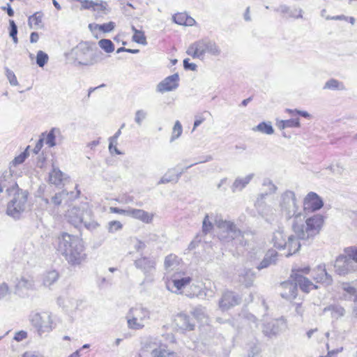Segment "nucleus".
<instances>
[{"label": "nucleus", "mask_w": 357, "mask_h": 357, "mask_svg": "<svg viewBox=\"0 0 357 357\" xmlns=\"http://www.w3.org/2000/svg\"><path fill=\"white\" fill-rule=\"evenodd\" d=\"M56 250L71 265H79L86 258L83 242L77 236L61 233L56 239Z\"/></svg>", "instance_id": "1"}, {"label": "nucleus", "mask_w": 357, "mask_h": 357, "mask_svg": "<svg viewBox=\"0 0 357 357\" xmlns=\"http://www.w3.org/2000/svg\"><path fill=\"white\" fill-rule=\"evenodd\" d=\"M304 219L305 217L301 213H298L294 219L292 229L298 240L313 238L319 233L324 223V218L321 215H314Z\"/></svg>", "instance_id": "2"}, {"label": "nucleus", "mask_w": 357, "mask_h": 357, "mask_svg": "<svg viewBox=\"0 0 357 357\" xmlns=\"http://www.w3.org/2000/svg\"><path fill=\"white\" fill-rule=\"evenodd\" d=\"M66 218L70 225L77 229L84 227L92 231L99 226L98 223L91 218V211L84 206H73L69 208L66 212Z\"/></svg>", "instance_id": "3"}, {"label": "nucleus", "mask_w": 357, "mask_h": 357, "mask_svg": "<svg viewBox=\"0 0 357 357\" xmlns=\"http://www.w3.org/2000/svg\"><path fill=\"white\" fill-rule=\"evenodd\" d=\"M215 225L218 228V238L224 243H229L234 241L241 245H245L243 241V234L237 228L236 225L231 221L222 219H215Z\"/></svg>", "instance_id": "4"}, {"label": "nucleus", "mask_w": 357, "mask_h": 357, "mask_svg": "<svg viewBox=\"0 0 357 357\" xmlns=\"http://www.w3.org/2000/svg\"><path fill=\"white\" fill-rule=\"evenodd\" d=\"M273 246L278 249L287 248L288 252L287 257L291 256L297 252L301 247V244L294 235L287 236L284 230L282 227H278L272 234L271 241Z\"/></svg>", "instance_id": "5"}, {"label": "nucleus", "mask_w": 357, "mask_h": 357, "mask_svg": "<svg viewBox=\"0 0 357 357\" xmlns=\"http://www.w3.org/2000/svg\"><path fill=\"white\" fill-rule=\"evenodd\" d=\"M186 53L194 59H203L206 53L218 56L221 54V50L215 41L204 38L191 44Z\"/></svg>", "instance_id": "6"}, {"label": "nucleus", "mask_w": 357, "mask_h": 357, "mask_svg": "<svg viewBox=\"0 0 357 357\" xmlns=\"http://www.w3.org/2000/svg\"><path fill=\"white\" fill-rule=\"evenodd\" d=\"M27 199L28 192L18 189L13 198L7 204L6 214L15 220H19L26 210Z\"/></svg>", "instance_id": "7"}, {"label": "nucleus", "mask_w": 357, "mask_h": 357, "mask_svg": "<svg viewBox=\"0 0 357 357\" xmlns=\"http://www.w3.org/2000/svg\"><path fill=\"white\" fill-rule=\"evenodd\" d=\"M150 319V311L141 305L132 307L126 315L128 326L130 329H142Z\"/></svg>", "instance_id": "8"}, {"label": "nucleus", "mask_w": 357, "mask_h": 357, "mask_svg": "<svg viewBox=\"0 0 357 357\" xmlns=\"http://www.w3.org/2000/svg\"><path fill=\"white\" fill-rule=\"evenodd\" d=\"M29 321L39 335L51 332L54 328L52 314L48 312H33L29 316Z\"/></svg>", "instance_id": "9"}, {"label": "nucleus", "mask_w": 357, "mask_h": 357, "mask_svg": "<svg viewBox=\"0 0 357 357\" xmlns=\"http://www.w3.org/2000/svg\"><path fill=\"white\" fill-rule=\"evenodd\" d=\"M281 213L287 219L295 217L298 213L295 193L291 190H286L281 194L279 199Z\"/></svg>", "instance_id": "10"}, {"label": "nucleus", "mask_w": 357, "mask_h": 357, "mask_svg": "<svg viewBox=\"0 0 357 357\" xmlns=\"http://www.w3.org/2000/svg\"><path fill=\"white\" fill-rule=\"evenodd\" d=\"M165 348V345L156 337H150L143 342V349L150 352L152 357H177L176 353Z\"/></svg>", "instance_id": "11"}, {"label": "nucleus", "mask_w": 357, "mask_h": 357, "mask_svg": "<svg viewBox=\"0 0 357 357\" xmlns=\"http://www.w3.org/2000/svg\"><path fill=\"white\" fill-rule=\"evenodd\" d=\"M334 268L335 273L340 275H345L357 271L356 263L347 254L337 257Z\"/></svg>", "instance_id": "12"}, {"label": "nucleus", "mask_w": 357, "mask_h": 357, "mask_svg": "<svg viewBox=\"0 0 357 357\" xmlns=\"http://www.w3.org/2000/svg\"><path fill=\"white\" fill-rule=\"evenodd\" d=\"M192 278L184 273L176 272L172 275L171 280L167 282V288L172 292L181 294V290L190 284Z\"/></svg>", "instance_id": "13"}, {"label": "nucleus", "mask_w": 357, "mask_h": 357, "mask_svg": "<svg viewBox=\"0 0 357 357\" xmlns=\"http://www.w3.org/2000/svg\"><path fill=\"white\" fill-rule=\"evenodd\" d=\"M78 51L82 54H86L89 53V57L81 58L79 54H77L76 60L79 65L82 66H92L96 63H98L102 60V53L100 51H91L89 47H80Z\"/></svg>", "instance_id": "14"}, {"label": "nucleus", "mask_w": 357, "mask_h": 357, "mask_svg": "<svg viewBox=\"0 0 357 357\" xmlns=\"http://www.w3.org/2000/svg\"><path fill=\"white\" fill-rule=\"evenodd\" d=\"M267 195L268 193L259 194L255 205L259 215L263 217L266 221L271 222L274 220L275 210L271 206L264 202V199Z\"/></svg>", "instance_id": "15"}, {"label": "nucleus", "mask_w": 357, "mask_h": 357, "mask_svg": "<svg viewBox=\"0 0 357 357\" xmlns=\"http://www.w3.org/2000/svg\"><path fill=\"white\" fill-rule=\"evenodd\" d=\"M179 79V75L178 73H174L168 76L158 84L156 91L163 93L167 91L176 90L178 87Z\"/></svg>", "instance_id": "16"}, {"label": "nucleus", "mask_w": 357, "mask_h": 357, "mask_svg": "<svg viewBox=\"0 0 357 357\" xmlns=\"http://www.w3.org/2000/svg\"><path fill=\"white\" fill-rule=\"evenodd\" d=\"M241 301V298L238 294L231 291H226L223 293L219 301V307L222 311H225L238 305Z\"/></svg>", "instance_id": "17"}, {"label": "nucleus", "mask_w": 357, "mask_h": 357, "mask_svg": "<svg viewBox=\"0 0 357 357\" xmlns=\"http://www.w3.org/2000/svg\"><path fill=\"white\" fill-rule=\"evenodd\" d=\"M287 327L286 321L284 319L273 320L266 325L263 328L264 333L268 337L275 335L284 330Z\"/></svg>", "instance_id": "18"}, {"label": "nucleus", "mask_w": 357, "mask_h": 357, "mask_svg": "<svg viewBox=\"0 0 357 357\" xmlns=\"http://www.w3.org/2000/svg\"><path fill=\"white\" fill-rule=\"evenodd\" d=\"M324 202L321 198L314 192H309L303 201L305 210L317 211L322 208Z\"/></svg>", "instance_id": "19"}, {"label": "nucleus", "mask_w": 357, "mask_h": 357, "mask_svg": "<svg viewBox=\"0 0 357 357\" xmlns=\"http://www.w3.org/2000/svg\"><path fill=\"white\" fill-rule=\"evenodd\" d=\"M135 267L141 270L145 275L151 274L155 268L156 261L151 257H142L134 262Z\"/></svg>", "instance_id": "20"}, {"label": "nucleus", "mask_w": 357, "mask_h": 357, "mask_svg": "<svg viewBox=\"0 0 357 357\" xmlns=\"http://www.w3.org/2000/svg\"><path fill=\"white\" fill-rule=\"evenodd\" d=\"M312 277L316 282H319L324 285H329L333 281L331 275L326 272L324 265H319L314 269Z\"/></svg>", "instance_id": "21"}, {"label": "nucleus", "mask_w": 357, "mask_h": 357, "mask_svg": "<svg viewBox=\"0 0 357 357\" xmlns=\"http://www.w3.org/2000/svg\"><path fill=\"white\" fill-rule=\"evenodd\" d=\"M283 291L280 295L282 298L287 300H292L296 298L298 287L295 281H285L281 284Z\"/></svg>", "instance_id": "22"}, {"label": "nucleus", "mask_w": 357, "mask_h": 357, "mask_svg": "<svg viewBox=\"0 0 357 357\" xmlns=\"http://www.w3.org/2000/svg\"><path fill=\"white\" fill-rule=\"evenodd\" d=\"M175 324L182 331H192L195 328V323L192 319L185 313L178 314L174 319Z\"/></svg>", "instance_id": "23"}, {"label": "nucleus", "mask_w": 357, "mask_h": 357, "mask_svg": "<svg viewBox=\"0 0 357 357\" xmlns=\"http://www.w3.org/2000/svg\"><path fill=\"white\" fill-rule=\"evenodd\" d=\"M59 278V273L56 270H49L43 273L41 276L43 287L50 289L51 286L56 283Z\"/></svg>", "instance_id": "24"}, {"label": "nucleus", "mask_w": 357, "mask_h": 357, "mask_svg": "<svg viewBox=\"0 0 357 357\" xmlns=\"http://www.w3.org/2000/svg\"><path fill=\"white\" fill-rule=\"evenodd\" d=\"M128 216L139 220L145 223H150L153 220V215L142 209L129 208Z\"/></svg>", "instance_id": "25"}, {"label": "nucleus", "mask_w": 357, "mask_h": 357, "mask_svg": "<svg viewBox=\"0 0 357 357\" xmlns=\"http://www.w3.org/2000/svg\"><path fill=\"white\" fill-rule=\"evenodd\" d=\"M183 172L182 170L180 172H176L174 168L169 169L158 182V185L165 184L169 182L177 183Z\"/></svg>", "instance_id": "26"}, {"label": "nucleus", "mask_w": 357, "mask_h": 357, "mask_svg": "<svg viewBox=\"0 0 357 357\" xmlns=\"http://www.w3.org/2000/svg\"><path fill=\"white\" fill-rule=\"evenodd\" d=\"M255 278V273L250 269L244 268L239 271L238 281L247 287L252 284Z\"/></svg>", "instance_id": "27"}, {"label": "nucleus", "mask_w": 357, "mask_h": 357, "mask_svg": "<svg viewBox=\"0 0 357 357\" xmlns=\"http://www.w3.org/2000/svg\"><path fill=\"white\" fill-rule=\"evenodd\" d=\"M277 11L280 12L284 15H287V17H293L296 19L303 17V10L300 8H291L286 5H282L277 9Z\"/></svg>", "instance_id": "28"}, {"label": "nucleus", "mask_w": 357, "mask_h": 357, "mask_svg": "<svg viewBox=\"0 0 357 357\" xmlns=\"http://www.w3.org/2000/svg\"><path fill=\"white\" fill-rule=\"evenodd\" d=\"M254 174H250L245 177H238L235 179L231 188L233 192L241 191L253 178Z\"/></svg>", "instance_id": "29"}, {"label": "nucleus", "mask_w": 357, "mask_h": 357, "mask_svg": "<svg viewBox=\"0 0 357 357\" xmlns=\"http://www.w3.org/2000/svg\"><path fill=\"white\" fill-rule=\"evenodd\" d=\"M17 291L33 290L35 289V282L33 278L29 276H22L18 280L15 285Z\"/></svg>", "instance_id": "30"}, {"label": "nucleus", "mask_w": 357, "mask_h": 357, "mask_svg": "<svg viewBox=\"0 0 357 357\" xmlns=\"http://www.w3.org/2000/svg\"><path fill=\"white\" fill-rule=\"evenodd\" d=\"M292 280L296 282L297 287L299 286L300 289L304 292L308 293L311 289L317 288V285H314L309 279L304 276H297Z\"/></svg>", "instance_id": "31"}, {"label": "nucleus", "mask_w": 357, "mask_h": 357, "mask_svg": "<svg viewBox=\"0 0 357 357\" xmlns=\"http://www.w3.org/2000/svg\"><path fill=\"white\" fill-rule=\"evenodd\" d=\"M278 253L275 250H269L265 255L264 258L257 266L259 270L266 268L271 264H274L277 259Z\"/></svg>", "instance_id": "32"}, {"label": "nucleus", "mask_w": 357, "mask_h": 357, "mask_svg": "<svg viewBox=\"0 0 357 357\" xmlns=\"http://www.w3.org/2000/svg\"><path fill=\"white\" fill-rule=\"evenodd\" d=\"M342 296L345 300L353 301L357 296L356 289L349 283H343L341 286Z\"/></svg>", "instance_id": "33"}, {"label": "nucleus", "mask_w": 357, "mask_h": 357, "mask_svg": "<svg viewBox=\"0 0 357 357\" xmlns=\"http://www.w3.org/2000/svg\"><path fill=\"white\" fill-rule=\"evenodd\" d=\"M252 131L254 132H259L262 134L266 135H272L274 133V129L272 126L271 122L263 121L259 123L257 126L252 128Z\"/></svg>", "instance_id": "34"}, {"label": "nucleus", "mask_w": 357, "mask_h": 357, "mask_svg": "<svg viewBox=\"0 0 357 357\" xmlns=\"http://www.w3.org/2000/svg\"><path fill=\"white\" fill-rule=\"evenodd\" d=\"M324 89L332 90V91H344L346 89L343 82L339 80L331 78L328 79L324 84Z\"/></svg>", "instance_id": "35"}, {"label": "nucleus", "mask_w": 357, "mask_h": 357, "mask_svg": "<svg viewBox=\"0 0 357 357\" xmlns=\"http://www.w3.org/2000/svg\"><path fill=\"white\" fill-rule=\"evenodd\" d=\"M179 264V259L174 255H169L165 259V268L167 271L174 269Z\"/></svg>", "instance_id": "36"}, {"label": "nucleus", "mask_w": 357, "mask_h": 357, "mask_svg": "<svg viewBox=\"0 0 357 357\" xmlns=\"http://www.w3.org/2000/svg\"><path fill=\"white\" fill-rule=\"evenodd\" d=\"M277 126L279 129L284 130L287 128H299L301 124L298 119H291L288 120H281L278 122Z\"/></svg>", "instance_id": "37"}, {"label": "nucleus", "mask_w": 357, "mask_h": 357, "mask_svg": "<svg viewBox=\"0 0 357 357\" xmlns=\"http://www.w3.org/2000/svg\"><path fill=\"white\" fill-rule=\"evenodd\" d=\"M63 172L58 168L53 167L52 171L50 173L49 181L51 183L59 185L61 183Z\"/></svg>", "instance_id": "38"}, {"label": "nucleus", "mask_w": 357, "mask_h": 357, "mask_svg": "<svg viewBox=\"0 0 357 357\" xmlns=\"http://www.w3.org/2000/svg\"><path fill=\"white\" fill-rule=\"evenodd\" d=\"M43 14L41 12H36L29 17L28 24L29 26L32 29L33 24L34 25V28L37 29L41 26L42 24V18Z\"/></svg>", "instance_id": "39"}, {"label": "nucleus", "mask_w": 357, "mask_h": 357, "mask_svg": "<svg viewBox=\"0 0 357 357\" xmlns=\"http://www.w3.org/2000/svg\"><path fill=\"white\" fill-rule=\"evenodd\" d=\"M13 182V176L10 173L5 172L0 177V193L3 192L5 188H7L6 191L9 192L10 188L8 187L7 184Z\"/></svg>", "instance_id": "40"}, {"label": "nucleus", "mask_w": 357, "mask_h": 357, "mask_svg": "<svg viewBox=\"0 0 357 357\" xmlns=\"http://www.w3.org/2000/svg\"><path fill=\"white\" fill-rule=\"evenodd\" d=\"M58 303L61 305H63V307L68 310H75L78 307V301L73 298L68 299V301H64L62 298H59Z\"/></svg>", "instance_id": "41"}, {"label": "nucleus", "mask_w": 357, "mask_h": 357, "mask_svg": "<svg viewBox=\"0 0 357 357\" xmlns=\"http://www.w3.org/2000/svg\"><path fill=\"white\" fill-rule=\"evenodd\" d=\"M202 287L199 284H192L189 287L188 289L185 290V295L188 297L193 298L195 296H202Z\"/></svg>", "instance_id": "42"}, {"label": "nucleus", "mask_w": 357, "mask_h": 357, "mask_svg": "<svg viewBox=\"0 0 357 357\" xmlns=\"http://www.w3.org/2000/svg\"><path fill=\"white\" fill-rule=\"evenodd\" d=\"M59 132L60 131L58 128H53L48 132L45 139V142L49 147H54V146H56V132L59 133Z\"/></svg>", "instance_id": "43"}, {"label": "nucleus", "mask_w": 357, "mask_h": 357, "mask_svg": "<svg viewBox=\"0 0 357 357\" xmlns=\"http://www.w3.org/2000/svg\"><path fill=\"white\" fill-rule=\"evenodd\" d=\"M99 47L106 53H112L114 50V45L109 39H101L98 41Z\"/></svg>", "instance_id": "44"}, {"label": "nucleus", "mask_w": 357, "mask_h": 357, "mask_svg": "<svg viewBox=\"0 0 357 357\" xmlns=\"http://www.w3.org/2000/svg\"><path fill=\"white\" fill-rule=\"evenodd\" d=\"M183 128L182 125L179 121H176L174 123V126L172 128V137L170 139V142H173L178 139L182 134Z\"/></svg>", "instance_id": "45"}, {"label": "nucleus", "mask_w": 357, "mask_h": 357, "mask_svg": "<svg viewBox=\"0 0 357 357\" xmlns=\"http://www.w3.org/2000/svg\"><path fill=\"white\" fill-rule=\"evenodd\" d=\"M310 268L309 266L303 268L295 266L291 270V278H296L297 276H303V274H308Z\"/></svg>", "instance_id": "46"}, {"label": "nucleus", "mask_w": 357, "mask_h": 357, "mask_svg": "<svg viewBox=\"0 0 357 357\" xmlns=\"http://www.w3.org/2000/svg\"><path fill=\"white\" fill-rule=\"evenodd\" d=\"M328 310L331 311V315L335 319H338L344 315V309L339 305H333L328 307Z\"/></svg>", "instance_id": "47"}, {"label": "nucleus", "mask_w": 357, "mask_h": 357, "mask_svg": "<svg viewBox=\"0 0 357 357\" xmlns=\"http://www.w3.org/2000/svg\"><path fill=\"white\" fill-rule=\"evenodd\" d=\"M48 59V55L45 52L41 50L37 52L36 63L39 67L43 68L47 63Z\"/></svg>", "instance_id": "48"}, {"label": "nucleus", "mask_w": 357, "mask_h": 357, "mask_svg": "<svg viewBox=\"0 0 357 357\" xmlns=\"http://www.w3.org/2000/svg\"><path fill=\"white\" fill-rule=\"evenodd\" d=\"M245 321L248 322L250 325L252 329L257 328L258 327V319L256 317L250 313H244L243 314Z\"/></svg>", "instance_id": "49"}, {"label": "nucleus", "mask_w": 357, "mask_h": 357, "mask_svg": "<svg viewBox=\"0 0 357 357\" xmlns=\"http://www.w3.org/2000/svg\"><path fill=\"white\" fill-rule=\"evenodd\" d=\"M148 113L144 109H138L135 114V121L139 126H141L144 120L147 117Z\"/></svg>", "instance_id": "50"}, {"label": "nucleus", "mask_w": 357, "mask_h": 357, "mask_svg": "<svg viewBox=\"0 0 357 357\" xmlns=\"http://www.w3.org/2000/svg\"><path fill=\"white\" fill-rule=\"evenodd\" d=\"M262 185L263 186L267 188L266 191L264 193H268V195H271L275 193L277 190L276 185L269 178L264 179Z\"/></svg>", "instance_id": "51"}, {"label": "nucleus", "mask_w": 357, "mask_h": 357, "mask_svg": "<svg viewBox=\"0 0 357 357\" xmlns=\"http://www.w3.org/2000/svg\"><path fill=\"white\" fill-rule=\"evenodd\" d=\"M123 225L118 220H112L108 222L107 230L109 233H115L122 229Z\"/></svg>", "instance_id": "52"}, {"label": "nucleus", "mask_w": 357, "mask_h": 357, "mask_svg": "<svg viewBox=\"0 0 357 357\" xmlns=\"http://www.w3.org/2000/svg\"><path fill=\"white\" fill-rule=\"evenodd\" d=\"M213 228V225L212 222L210 220L209 215H206L203 222H202V231L204 234H208L210 232Z\"/></svg>", "instance_id": "53"}, {"label": "nucleus", "mask_w": 357, "mask_h": 357, "mask_svg": "<svg viewBox=\"0 0 357 357\" xmlns=\"http://www.w3.org/2000/svg\"><path fill=\"white\" fill-rule=\"evenodd\" d=\"M10 24V31L9 35L12 38L13 43L17 44L18 43L17 34V26L15 22L12 20H9Z\"/></svg>", "instance_id": "54"}, {"label": "nucleus", "mask_w": 357, "mask_h": 357, "mask_svg": "<svg viewBox=\"0 0 357 357\" xmlns=\"http://www.w3.org/2000/svg\"><path fill=\"white\" fill-rule=\"evenodd\" d=\"M29 146H28L24 151L21 153L19 155L16 156L12 161V163L14 166H17L18 165H20L24 162L26 158L29 156L28 153V149Z\"/></svg>", "instance_id": "55"}, {"label": "nucleus", "mask_w": 357, "mask_h": 357, "mask_svg": "<svg viewBox=\"0 0 357 357\" xmlns=\"http://www.w3.org/2000/svg\"><path fill=\"white\" fill-rule=\"evenodd\" d=\"M132 40L137 43L144 45L147 44L146 36L142 31L137 33L136 34H133Z\"/></svg>", "instance_id": "56"}, {"label": "nucleus", "mask_w": 357, "mask_h": 357, "mask_svg": "<svg viewBox=\"0 0 357 357\" xmlns=\"http://www.w3.org/2000/svg\"><path fill=\"white\" fill-rule=\"evenodd\" d=\"M345 253L356 263L357 268V248L349 247L344 250Z\"/></svg>", "instance_id": "57"}, {"label": "nucleus", "mask_w": 357, "mask_h": 357, "mask_svg": "<svg viewBox=\"0 0 357 357\" xmlns=\"http://www.w3.org/2000/svg\"><path fill=\"white\" fill-rule=\"evenodd\" d=\"M6 75L8 79L9 80L10 84L12 86H17L18 84L17 77L12 70H10L8 68H6Z\"/></svg>", "instance_id": "58"}, {"label": "nucleus", "mask_w": 357, "mask_h": 357, "mask_svg": "<svg viewBox=\"0 0 357 357\" xmlns=\"http://www.w3.org/2000/svg\"><path fill=\"white\" fill-rule=\"evenodd\" d=\"M66 195H67V193H66L64 191L56 193L52 197V202L55 206H59L61 204L64 196Z\"/></svg>", "instance_id": "59"}, {"label": "nucleus", "mask_w": 357, "mask_h": 357, "mask_svg": "<svg viewBox=\"0 0 357 357\" xmlns=\"http://www.w3.org/2000/svg\"><path fill=\"white\" fill-rule=\"evenodd\" d=\"M115 23L113 22H109L108 23L100 24L99 30L104 33H109L113 31Z\"/></svg>", "instance_id": "60"}, {"label": "nucleus", "mask_w": 357, "mask_h": 357, "mask_svg": "<svg viewBox=\"0 0 357 357\" xmlns=\"http://www.w3.org/2000/svg\"><path fill=\"white\" fill-rule=\"evenodd\" d=\"M186 15L187 13H181L175 15L173 17L174 22L180 25H185V19L186 18Z\"/></svg>", "instance_id": "61"}, {"label": "nucleus", "mask_w": 357, "mask_h": 357, "mask_svg": "<svg viewBox=\"0 0 357 357\" xmlns=\"http://www.w3.org/2000/svg\"><path fill=\"white\" fill-rule=\"evenodd\" d=\"M9 292V287L5 282L0 284V300L4 298Z\"/></svg>", "instance_id": "62"}, {"label": "nucleus", "mask_w": 357, "mask_h": 357, "mask_svg": "<svg viewBox=\"0 0 357 357\" xmlns=\"http://www.w3.org/2000/svg\"><path fill=\"white\" fill-rule=\"evenodd\" d=\"M109 211L113 213H118L128 216L129 208L128 209H121L117 207H110Z\"/></svg>", "instance_id": "63"}, {"label": "nucleus", "mask_w": 357, "mask_h": 357, "mask_svg": "<svg viewBox=\"0 0 357 357\" xmlns=\"http://www.w3.org/2000/svg\"><path fill=\"white\" fill-rule=\"evenodd\" d=\"M27 337V333L24 331H20L17 333H15L14 336V340L17 342H20L24 339H26Z\"/></svg>", "instance_id": "64"}]
</instances>
